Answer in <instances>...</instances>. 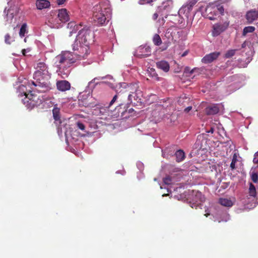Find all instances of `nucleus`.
I'll return each mask as SVG.
<instances>
[{"label": "nucleus", "mask_w": 258, "mask_h": 258, "mask_svg": "<svg viewBox=\"0 0 258 258\" xmlns=\"http://www.w3.org/2000/svg\"><path fill=\"white\" fill-rule=\"evenodd\" d=\"M72 46L75 55L80 58H85L90 53V46L81 42L77 38Z\"/></svg>", "instance_id": "6"}, {"label": "nucleus", "mask_w": 258, "mask_h": 258, "mask_svg": "<svg viewBox=\"0 0 258 258\" xmlns=\"http://www.w3.org/2000/svg\"><path fill=\"white\" fill-rule=\"evenodd\" d=\"M210 20H213V19L212 17H210Z\"/></svg>", "instance_id": "55"}, {"label": "nucleus", "mask_w": 258, "mask_h": 258, "mask_svg": "<svg viewBox=\"0 0 258 258\" xmlns=\"http://www.w3.org/2000/svg\"><path fill=\"white\" fill-rule=\"evenodd\" d=\"M194 70H191L190 71V74H191L194 73Z\"/></svg>", "instance_id": "52"}, {"label": "nucleus", "mask_w": 258, "mask_h": 258, "mask_svg": "<svg viewBox=\"0 0 258 258\" xmlns=\"http://www.w3.org/2000/svg\"><path fill=\"white\" fill-rule=\"evenodd\" d=\"M175 155L176 158V161L178 162L182 161L185 158L184 152L182 150L177 151L175 153Z\"/></svg>", "instance_id": "22"}, {"label": "nucleus", "mask_w": 258, "mask_h": 258, "mask_svg": "<svg viewBox=\"0 0 258 258\" xmlns=\"http://www.w3.org/2000/svg\"><path fill=\"white\" fill-rule=\"evenodd\" d=\"M189 100V98H188L180 97L178 101V103L179 104H182L183 105V106H185V105H186L185 103H187V102H188Z\"/></svg>", "instance_id": "30"}, {"label": "nucleus", "mask_w": 258, "mask_h": 258, "mask_svg": "<svg viewBox=\"0 0 258 258\" xmlns=\"http://www.w3.org/2000/svg\"><path fill=\"white\" fill-rule=\"evenodd\" d=\"M230 168L231 169H234L235 168V163L231 162L230 164Z\"/></svg>", "instance_id": "43"}, {"label": "nucleus", "mask_w": 258, "mask_h": 258, "mask_svg": "<svg viewBox=\"0 0 258 258\" xmlns=\"http://www.w3.org/2000/svg\"><path fill=\"white\" fill-rule=\"evenodd\" d=\"M36 6L37 9L41 10L49 8L50 7V3L48 0H36Z\"/></svg>", "instance_id": "17"}, {"label": "nucleus", "mask_w": 258, "mask_h": 258, "mask_svg": "<svg viewBox=\"0 0 258 258\" xmlns=\"http://www.w3.org/2000/svg\"><path fill=\"white\" fill-rule=\"evenodd\" d=\"M143 92L140 89H139L135 92L134 93L128 94V99L131 103L138 105L142 103L143 101Z\"/></svg>", "instance_id": "8"}, {"label": "nucleus", "mask_w": 258, "mask_h": 258, "mask_svg": "<svg viewBox=\"0 0 258 258\" xmlns=\"http://www.w3.org/2000/svg\"><path fill=\"white\" fill-rule=\"evenodd\" d=\"M14 39L10 36L9 34H7L5 36V42L7 44H11Z\"/></svg>", "instance_id": "29"}, {"label": "nucleus", "mask_w": 258, "mask_h": 258, "mask_svg": "<svg viewBox=\"0 0 258 258\" xmlns=\"http://www.w3.org/2000/svg\"><path fill=\"white\" fill-rule=\"evenodd\" d=\"M255 30V27L253 26H247L244 27L243 30L242 35L245 36L248 33H252Z\"/></svg>", "instance_id": "28"}, {"label": "nucleus", "mask_w": 258, "mask_h": 258, "mask_svg": "<svg viewBox=\"0 0 258 258\" xmlns=\"http://www.w3.org/2000/svg\"><path fill=\"white\" fill-rule=\"evenodd\" d=\"M249 194L250 196L252 197H255L256 195L255 187L252 183H250L249 184Z\"/></svg>", "instance_id": "25"}, {"label": "nucleus", "mask_w": 258, "mask_h": 258, "mask_svg": "<svg viewBox=\"0 0 258 258\" xmlns=\"http://www.w3.org/2000/svg\"><path fill=\"white\" fill-rule=\"evenodd\" d=\"M139 3L140 5H144L145 4H147L146 0H140Z\"/></svg>", "instance_id": "44"}, {"label": "nucleus", "mask_w": 258, "mask_h": 258, "mask_svg": "<svg viewBox=\"0 0 258 258\" xmlns=\"http://www.w3.org/2000/svg\"><path fill=\"white\" fill-rule=\"evenodd\" d=\"M151 54V48L149 46H140L137 50V56L140 58L146 57Z\"/></svg>", "instance_id": "10"}, {"label": "nucleus", "mask_w": 258, "mask_h": 258, "mask_svg": "<svg viewBox=\"0 0 258 258\" xmlns=\"http://www.w3.org/2000/svg\"><path fill=\"white\" fill-rule=\"evenodd\" d=\"M153 0H147L146 3L147 4H150L151 3L153 2Z\"/></svg>", "instance_id": "47"}, {"label": "nucleus", "mask_w": 258, "mask_h": 258, "mask_svg": "<svg viewBox=\"0 0 258 258\" xmlns=\"http://www.w3.org/2000/svg\"><path fill=\"white\" fill-rule=\"evenodd\" d=\"M117 98V95H115L111 100V101L110 102L109 104L108 105V107H110L111 106L116 100Z\"/></svg>", "instance_id": "36"}, {"label": "nucleus", "mask_w": 258, "mask_h": 258, "mask_svg": "<svg viewBox=\"0 0 258 258\" xmlns=\"http://www.w3.org/2000/svg\"><path fill=\"white\" fill-rule=\"evenodd\" d=\"M108 107H101L99 108V113L102 115H109L110 110Z\"/></svg>", "instance_id": "27"}, {"label": "nucleus", "mask_w": 258, "mask_h": 258, "mask_svg": "<svg viewBox=\"0 0 258 258\" xmlns=\"http://www.w3.org/2000/svg\"><path fill=\"white\" fill-rule=\"evenodd\" d=\"M153 42L156 46H159L162 43V40L159 35L156 34L154 35L153 38Z\"/></svg>", "instance_id": "24"}, {"label": "nucleus", "mask_w": 258, "mask_h": 258, "mask_svg": "<svg viewBox=\"0 0 258 258\" xmlns=\"http://www.w3.org/2000/svg\"><path fill=\"white\" fill-rule=\"evenodd\" d=\"M173 1L172 0H167L163 2L160 6L157 7V11L161 15H165V18L168 17V13L173 8Z\"/></svg>", "instance_id": "7"}, {"label": "nucleus", "mask_w": 258, "mask_h": 258, "mask_svg": "<svg viewBox=\"0 0 258 258\" xmlns=\"http://www.w3.org/2000/svg\"><path fill=\"white\" fill-rule=\"evenodd\" d=\"M192 109V106H187L186 107L184 110V111L186 113H187L191 109Z\"/></svg>", "instance_id": "42"}, {"label": "nucleus", "mask_w": 258, "mask_h": 258, "mask_svg": "<svg viewBox=\"0 0 258 258\" xmlns=\"http://www.w3.org/2000/svg\"><path fill=\"white\" fill-rule=\"evenodd\" d=\"M95 38L94 33L89 27H85L79 31L76 38L89 46L93 43Z\"/></svg>", "instance_id": "5"}, {"label": "nucleus", "mask_w": 258, "mask_h": 258, "mask_svg": "<svg viewBox=\"0 0 258 258\" xmlns=\"http://www.w3.org/2000/svg\"><path fill=\"white\" fill-rule=\"evenodd\" d=\"M74 24V23L73 22H70L68 24V25L69 27H73Z\"/></svg>", "instance_id": "46"}, {"label": "nucleus", "mask_w": 258, "mask_h": 258, "mask_svg": "<svg viewBox=\"0 0 258 258\" xmlns=\"http://www.w3.org/2000/svg\"><path fill=\"white\" fill-rule=\"evenodd\" d=\"M121 87L125 89L123 92H127L130 94H133L137 90H138L139 86L137 84H127L126 83H123L121 84Z\"/></svg>", "instance_id": "13"}, {"label": "nucleus", "mask_w": 258, "mask_h": 258, "mask_svg": "<svg viewBox=\"0 0 258 258\" xmlns=\"http://www.w3.org/2000/svg\"><path fill=\"white\" fill-rule=\"evenodd\" d=\"M196 196L197 197H199L200 198V201L201 202H203L204 200H205V198L202 195V194L201 192L198 194Z\"/></svg>", "instance_id": "38"}, {"label": "nucleus", "mask_w": 258, "mask_h": 258, "mask_svg": "<svg viewBox=\"0 0 258 258\" xmlns=\"http://www.w3.org/2000/svg\"><path fill=\"white\" fill-rule=\"evenodd\" d=\"M56 85L57 89L62 92L69 90L71 88L70 83L66 80L58 81Z\"/></svg>", "instance_id": "15"}, {"label": "nucleus", "mask_w": 258, "mask_h": 258, "mask_svg": "<svg viewBox=\"0 0 258 258\" xmlns=\"http://www.w3.org/2000/svg\"><path fill=\"white\" fill-rule=\"evenodd\" d=\"M158 14H159L158 13L157 11V12L155 13L152 16L153 20H156L158 17Z\"/></svg>", "instance_id": "40"}, {"label": "nucleus", "mask_w": 258, "mask_h": 258, "mask_svg": "<svg viewBox=\"0 0 258 258\" xmlns=\"http://www.w3.org/2000/svg\"><path fill=\"white\" fill-rule=\"evenodd\" d=\"M219 203L222 206L227 207H231L233 205V202L228 198H220Z\"/></svg>", "instance_id": "20"}, {"label": "nucleus", "mask_w": 258, "mask_h": 258, "mask_svg": "<svg viewBox=\"0 0 258 258\" xmlns=\"http://www.w3.org/2000/svg\"><path fill=\"white\" fill-rule=\"evenodd\" d=\"M75 59L73 57L72 53L69 51H66L57 55L56 57L55 63L57 68L56 72L58 75L61 76L62 78L67 77L69 71L65 72V68L69 67L71 64L75 62Z\"/></svg>", "instance_id": "2"}, {"label": "nucleus", "mask_w": 258, "mask_h": 258, "mask_svg": "<svg viewBox=\"0 0 258 258\" xmlns=\"http://www.w3.org/2000/svg\"><path fill=\"white\" fill-rule=\"evenodd\" d=\"M53 117L57 124H60L61 123L60 119V109L54 107L52 110Z\"/></svg>", "instance_id": "19"}, {"label": "nucleus", "mask_w": 258, "mask_h": 258, "mask_svg": "<svg viewBox=\"0 0 258 258\" xmlns=\"http://www.w3.org/2000/svg\"><path fill=\"white\" fill-rule=\"evenodd\" d=\"M219 108L217 104H212L205 108V112L207 115H214L218 113Z\"/></svg>", "instance_id": "16"}, {"label": "nucleus", "mask_w": 258, "mask_h": 258, "mask_svg": "<svg viewBox=\"0 0 258 258\" xmlns=\"http://www.w3.org/2000/svg\"><path fill=\"white\" fill-rule=\"evenodd\" d=\"M245 17L248 23H252L258 18V11L255 9L248 11L246 13Z\"/></svg>", "instance_id": "14"}, {"label": "nucleus", "mask_w": 258, "mask_h": 258, "mask_svg": "<svg viewBox=\"0 0 258 258\" xmlns=\"http://www.w3.org/2000/svg\"><path fill=\"white\" fill-rule=\"evenodd\" d=\"M163 182L165 184L170 185L172 183V178L170 176H167L163 178Z\"/></svg>", "instance_id": "33"}, {"label": "nucleus", "mask_w": 258, "mask_h": 258, "mask_svg": "<svg viewBox=\"0 0 258 258\" xmlns=\"http://www.w3.org/2000/svg\"><path fill=\"white\" fill-rule=\"evenodd\" d=\"M36 71L33 74L34 81L32 84L37 87L36 90L39 92H45L51 89V84L49 79L51 74L48 67L44 62L40 61L36 63L35 67Z\"/></svg>", "instance_id": "1"}, {"label": "nucleus", "mask_w": 258, "mask_h": 258, "mask_svg": "<svg viewBox=\"0 0 258 258\" xmlns=\"http://www.w3.org/2000/svg\"><path fill=\"white\" fill-rule=\"evenodd\" d=\"M220 55V52L217 51L206 54L202 59V62L205 64L211 63L214 60L217 59Z\"/></svg>", "instance_id": "11"}, {"label": "nucleus", "mask_w": 258, "mask_h": 258, "mask_svg": "<svg viewBox=\"0 0 258 258\" xmlns=\"http://www.w3.org/2000/svg\"><path fill=\"white\" fill-rule=\"evenodd\" d=\"M237 161V155L236 154H234L232 157V162L236 163Z\"/></svg>", "instance_id": "41"}, {"label": "nucleus", "mask_w": 258, "mask_h": 258, "mask_svg": "<svg viewBox=\"0 0 258 258\" xmlns=\"http://www.w3.org/2000/svg\"><path fill=\"white\" fill-rule=\"evenodd\" d=\"M236 50L235 49H231L228 50L225 54V57L226 58H230L232 56H233L235 53Z\"/></svg>", "instance_id": "31"}, {"label": "nucleus", "mask_w": 258, "mask_h": 258, "mask_svg": "<svg viewBox=\"0 0 258 258\" xmlns=\"http://www.w3.org/2000/svg\"><path fill=\"white\" fill-rule=\"evenodd\" d=\"M76 125H77V127L78 128L80 129L81 130L83 131H85V125L81 122L78 121L76 123Z\"/></svg>", "instance_id": "34"}, {"label": "nucleus", "mask_w": 258, "mask_h": 258, "mask_svg": "<svg viewBox=\"0 0 258 258\" xmlns=\"http://www.w3.org/2000/svg\"><path fill=\"white\" fill-rule=\"evenodd\" d=\"M228 26V23L216 24L213 25V35L214 36L219 35L221 32L226 30Z\"/></svg>", "instance_id": "12"}, {"label": "nucleus", "mask_w": 258, "mask_h": 258, "mask_svg": "<svg viewBox=\"0 0 258 258\" xmlns=\"http://www.w3.org/2000/svg\"><path fill=\"white\" fill-rule=\"evenodd\" d=\"M22 53L24 55H25V53H26V50L25 49H23L22 50Z\"/></svg>", "instance_id": "48"}, {"label": "nucleus", "mask_w": 258, "mask_h": 258, "mask_svg": "<svg viewBox=\"0 0 258 258\" xmlns=\"http://www.w3.org/2000/svg\"><path fill=\"white\" fill-rule=\"evenodd\" d=\"M161 20H162V21L163 24H164V23H165V19H164V17H163V18L161 19Z\"/></svg>", "instance_id": "50"}, {"label": "nucleus", "mask_w": 258, "mask_h": 258, "mask_svg": "<svg viewBox=\"0 0 258 258\" xmlns=\"http://www.w3.org/2000/svg\"><path fill=\"white\" fill-rule=\"evenodd\" d=\"M5 16L4 17V19H5L6 25V24H11L13 22V20L14 17L13 15H11L10 14H8V12H6L5 14Z\"/></svg>", "instance_id": "23"}, {"label": "nucleus", "mask_w": 258, "mask_h": 258, "mask_svg": "<svg viewBox=\"0 0 258 258\" xmlns=\"http://www.w3.org/2000/svg\"><path fill=\"white\" fill-rule=\"evenodd\" d=\"M24 95L25 96V98L23 101L24 104H26V106L28 108H32L37 105V100L38 99V98L37 96L32 94L31 91L28 93L25 92Z\"/></svg>", "instance_id": "9"}, {"label": "nucleus", "mask_w": 258, "mask_h": 258, "mask_svg": "<svg viewBox=\"0 0 258 258\" xmlns=\"http://www.w3.org/2000/svg\"><path fill=\"white\" fill-rule=\"evenodd\" d=\"M67 0H56V3L58 5H63Z\"/></svg>", "instance_id": "39"}, {"label": "nucleus", "mask_w": 258, "mask_h": 258, "mask_svg": "<svg viewBox=\"0 0 258 258\" xmlns=\"http://www.w3.org/2000/svg\"><path fill=\"white\" fill-rule=\"evenodd\" d=\"M27 27L26 23H24L21 26L19 31V35L21 38L24 37L25 33L27 32Z\"/></svg>", "instance_id": "26"}, {"label": "nucleus", "mask_w": 258, "mask_h": 258, "mask_svg": "<svg viewBox=\"0 0 258 258\" xmlns=\"http://www.w3.org/2000/svg\"><path fill=\"white\" fill-rule=\"evenodd\" d=\"M167 47H168V46H167V45H166V46H164V47H163V46H162V47L161 48V50H162V51H164V50H166V49H167Z\"/></svg>", "instance_id": "45"}, {"label": "nucleus", "mask_w": 258, "mask_h": 258, "mask_svg": "<svg viewBox=\"0 0 258 258\" xmlns=\"http://www.w3.org/2000/svg\"><path fill=\"white\" fill-rule=\"evenodd\" d=\"M167 195H168V194H163V196H167Z\"/></svg>", "instance_id": "53"}, {"label": "nucleus", "mask_w": 258, "mask_h": 258, "mask_svg": "<svg viewBox=\"0 0 258 258\" xmlns=\"http://www.w3.org/2000/svg\"><path fill=\"white\" fill-rule=\"evenodd\" d=\"M209 215V214H205V216H206V217H208V216Z\"/></svg>", "instance_id": "54"}, {"label": "nucleus", "mask_w": 258, "mask_h": 258, "mask_svg": "<svg viewBox=\"0 0 258 258\" xmlns=\"http://www.w3.org/2000/svg\"><path fill=\"white\" fill-rule=\"evenodd\" d=\"M217 10L218 11V12L221 14V15H223L224 13V9L223 6L221 5H218L217 6L216 8Z\"/></svg>", "instance_id": "35"}, {"label": "nucleus", "mask_w": 258, "mask_h": 258, "mask_svg": "<svg viewBox=\"0 0 258 258\" xmlns=\"http://www.w3.org/2000/svg\"><path fill=\"white\" fill-rule=\"evenodd\" d=\"M189 71V68L188 67H186L185 69V72H187V71Z\"/></svg>", "instance_id": "49"}, {"label": "nucleus", "mask_w": 258, "mask_h": 258, "mask_svg": "<svg viewBox=\"0 0 258 258\" xmlns=\"http://www.w3.org/2000/svg\"><path fill=\"white\" fill-rule=\"evenodd\" d=\"M253 161L254 163H258V151L254 154Z\"/></svg>", "instance_id": "37"}, {"label": "nucleus", "mask_w": 258, "mask_h": 258, "mask_svg": "<svg viewBox=\"0 0 258 258\" xmlns=\"http://www.w3.org/2000/svg\"><path fill=\"white\" fill-rule=\"evenodd\" d=\"M110 9L105 7L104 4L96 5L94 7L93 19L96 25H103L106 20V16L109 15Z\"/></svg>", "instance_id": "3"}, {"label": "nucleus", "mask_w": 258, "mask_h": 258, "mask_svg": "<svg viewBox=\"0 0 258 258\" xmlns=\"http://www.w3.org/2000/svg\"><path fill=\"white\" fill-rule=\"evenodd\" d=\"M156 66L158 69L163 70L165 72H168L170 68L168 62L165 60H161L157 62Z\"/></svg>", "instance_id": "18"}, {"label": "nucleus", "mask_w": 258, "mask_h": 258, "mask_svg": "<svg viewBox=\"0 0 258 258\" xmlns=\"http://www.w3.org/2000/svg\"><path fill=\"white\" fill-rule=\"evenodd\" d=\"M251 179L254 183L258 182V174L256 172H253L251 175Z\"/></svg>", "instance_id": "32"}, {"label": "nucleus", "mask_w": 258, "mask_h": 258, "mask_svg": "<svg viewBox=\"0 0 258 258\" xmlns=\"http://www.w3.org/2000/svg\"><path fill=\"white\" fill-rule=\"evenodd\" d=\"M19 12V9L18 7L16 6H11V7L7 10V8H5L4 13L6 14V12H8V14H10L11 15H13L14 16H16Z\"/></svg>", "instance_id": "21"}, {"label": "nucleus", "mask_w": 258, "mask_h": 258, "mask_svg": "<svg viewBox=\"0 0 258 258\" xmlns=\"http://www.w3.org/2000/svg\"><path fill=\"white\" fill-rule=\"evenodd\" d=\"M70 20L69 12L66 9H61L58 10L57 18H54L52 15L48 18V21L52 28H58L61 23H64Z\"/></svg>", "instance_id": "4"}, {"label": "nucleus", "mask_w": 258, "mask_h": 258, "mask_svg": "<svg viewBox=\"0 0 258 258\" xmlns=\"http://www.w3.org/2000/svg\"><path fill=\"white\" fill-rule=\"evenodd\" d=\"M187 53V52L186 51L184 52L182 54V56H185V55H186Z\"/></svg>", "instance_id": "51"}]
</instances>
